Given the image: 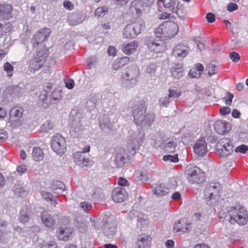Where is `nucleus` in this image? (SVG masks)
Instances as JSON below:
<instances>
[{"mask_svg":"<svg viewBox=\"0 0 248 248\" xmlns=\"http://www.w3.org/2000/svg\"><path fill=\"white\" fill-rule=\"evenodd\" d=\"M191 223H187L184 220H179L174 224L173 231L175 232H188L191 230Z\"/></svg>","mask_w":248,"mask_h":248,"instance_id":"f3484780","label":"nucleus"},{"mask_svg":"<svg viewBox=\"0 0 248 248\" xmlns=\"http://www.w3.org/2000/svg\"><path fill=\"white\" fill-rule=\"evenodd\" d=\"M238 8V5L236 3L232 2L229 3L227 6V10L230 12L236 10Z\"/></svg>","mask_w":248,"mask_h":248,"instance_id":"8fccbe9b","label":"nucleus"},{"mask_svg":"<svg viewBox=\"0 0 248 248\" xmlns=\"http://www.w3.org/2000/svg\"><path fill=\"white\" fill-rule=\"evenodd\" d=\"M208 74L209 76H212L217 73V68L215 63L211 62L209 63L206 67Z\"/></svg>","mask_w":248,"mask_h":248,"instance_id":"c9c22d12","label":"nucleus"},{"mask_svg":"<svg viewBox=\"0 0 248 248\" xmlns=\"http://www.w3.org/2000/svg\"><path fill=\"white\" fill-rule=\"evenodd\" d=\"M12 11V6L10 4H1L0 5V14L4 17L8 18Z\"/></svg>","mask_w":248,"mask_h":248,"instance_id":"c756f323","label":"nucleus"},{"mask_svg":"<svg viewBox=\"0 0 248 248\" xmlns=\"http://www.w3.org/2000/svg\"><path fill=\"white\" fill-rule=\"evenodd\" d=\"M155 115L153 112H149L144 116V121L142 124L150 126L155 120Z\"/></svg>","mask_w":248,"mask_h":248,"instance_id":"72a5a7b5","label":"nucleus"},{"mask_svg":"<svg viewBox=\"0 0 248 248\" xmlns=\"http://www.w3.org/2000/svg\"><path fill=\"white\" fill-rule=\"evenodd\" d=\"M141 23H133L126 25L123 31V36L124 38H132L140 33L143 28Z\"/></svg>","mask_w":248,"mask_h":248,"instance_id":"0eeeda50","label":"nucleus"},{"mask_svg":"<svg viewBox=\"0 0 248 248\" xmlns=\"http://www.w3.org/2000/svg\"><path fill=\"white\" fill-rule=\"evenodd\" d=\"M231 112V108L228 107H223L220 109V113L222 115L229 114Z\"/></svg>","mask_w":248,"mask_h":248,"instance_id":"603ef678","label":"nucleus"},{"mask_svg":"<svg viewBox=\"0 0 248 248\" xmlns=\"http://www.w3.org/2000/svg\"><path fill=\"white\" fill-rule=\"evenodd\" d=\"M41 220L43 223L47 228L53 229L55 226V220L46 211H43L41 215Z\"/></svg>","mask_w":248,"mask_h":248,"instance_id":"412c9836","label":"nucleus"},{"mask_svg":"<svg viewBox=\"0 0 248 248\" xmlns=\"http://www.w3.org/2000/svg\"><path fill=\"white\" fill-rule=\"evenodd\" d=\"M163 160L165 161H170L171 162H177L179 160L177 155H164L163 157Z\"/></svg>","mask_w":248,"mask_h":248,"instance_id":"a19ab883","label":"nucleus"},{"mask_svg":"<svg viewBox=\"0 0 248 248\" xmlns=\"http://www.w3.org/2000/svg\"><path fill=\"white\" fill-rule=\"evenodd\" d=\"M214 128L215 131L220 135H223L229 132L231 129L229 123L220 120L215 122Z\"/></svg>","mask_w":248,"mask_h":248,"instance_id":"ddd939ff","label":"nucleus"},{"mask_svg":"<svg viewBox=\"0 0 248 248\" xmlns=\"http://www.w3.org/2000/svg\"><path fill=\"white\" fill-rule=\"evenodd\" d=\"M8 138L6 132L3 130H0V140H5Z\"/></svg>","mask_w":248,"mask_h":248,"instance_id":"0e129e2a","label":"nucleus"},{"mask_svg":"<svg viewBox=\"0 0 248 248\" xmlns=\"http://www.w3.org/2000/svg\"><path fill=\"white\" fill-rule=\"evenodd\" d=\"M230 59L234 62H237L240 59L239 54L236 52H232L229 54Z\"/></svg>","mask_w":248,"mask_h":248,"instance_id":"37998d69","label":"nucleus"},{"mask_svg":"<svg viewBox=\"0 0 248 248\" xmlns=\"http://www.w3.org/2000/svg\"><path fill=\"white\" fill-rule=\"evenodd\" d=\"M157 17L159 19H169L170 16V14H168L166 12L157 14Z\"/></svg>","mask_w":248,"mask_h":248,"instance_id":"6e6d98bb","label":"nucleus"},{"mask_svg":"<svg viewBox=\"0 0 248 248\" xmlns=\"http://www.w3.org/2000/svg\"><path fill=\"white\" fill-rule=\"evenodd\" d=\"M216 150L220 156L226 157L232 154L234 146L230 138H223L217 143Z\"/></svg>","mask_w":248,"mask_h":248,"instance_id":"20e7f679","label":"nucleus"},{"mask_svg":"<svg viewBox=\"0 0 248 248\" xmlns=\"http://www.w3.org/2000/svg\"><path fill=\"white\" fill-rule=\"evenodd\" d=\"M127 194L124 188L118 187L113 189L112 192V198L116 202H121L124 201Z\"/></svg>","mask_w":248,"mask_h":248,"instance_id":"2eb2a0df","label":"nucleus"},{"mask_svg":"<svg viewBox=\"0 0 248 248\" xmlns=\"http://www.w3.org/2000/svg\"><path fill=\"white\" fill-rule=\"evenodd\" d=\"M23 114V109L21 108L15 107L11 108L10 111V118L14 119L15 121L18 120Z\"/></svg>","mask_w":248,"mask_h":248,"instance_id":"c85d7f7f","label":"nucleus"},{"mask_svg":"<svg viewBox=\"0 0 248 248\" xmlns=\"http://www.w3.org/2000/svg\"><path fill=\"white\" fill-rule=\"evenodd\" d=\"M143 5L141 1L139 0H135L132 2L130 6V11L131 13L135 15L137 17H140L143 10Z\"/></svg>","mask_w":248,"mask_h":248,"instance_id":"4be33fe9","label":"nucleus"},{"mask_svg":"<svg viewBox=\"0 0 248 248\" xmlns=\"http://www.w3.org/2000/svg\"><path fill=\"white\" fill-rule=\"evenodd\" d=\"M146 111V107L144 103L139 104L134 109L133 116L135 123L138 125H142L144 121V113Z\"/></svg>","mask_w":248,"mask_h":248,"instance_id":"9d476101","label":"nucleus"},{"mask_svg":"<svg viewBox=\"0 0 248 248\" xmlns=\"http://www.w3.org/2000/svg\"><path fill=\"white\" fill-rule=\"evenodd\" d=\"M51 189L54 193L61 194L65 190V186L61 181H55L51 184Z\"/></svg>","mask_w":248,"mask_h":248,"instance_id":"bb28decb","label":"nucleus"},{"mask_svg":"<svg viewBox=\"0 0 248 248\" xmlns=\"http://www.w3.org/2000/svg\"><path fill=\"white\" fill-rule=\"evenodd\" d=\"M108 53L109 55L114 56L117 54V50L114 46H109L108 49Z\"/></svg>","mask_w":248,"mask_h":248,"instance_id":"5fc2aeb1","label":"nucleus"},{"mask_svg":"<svg viewBox=\"0 0 248 248\" xmlns=\"http://www.w3.org/2000/svg\"><path fill=\"white\" fill-rule=\"evenodd\" d=\"M172 76L176 78L182 77L184 74L183 65L181 63H175L170 69Z\"/></svg>","mask_w":248,"mask_h":248,"instance_id":"393cba45","label":"nucleus"},{"mask_svg":"<svg viewBox=\"0 0 248 248\" xmlns=\"http://www.w3.org/2000/svg\"><path fill=\"white\" fill-rule=\"evenodd\" d=\"M53 124L51 122L46 121L41 125L40 130L44 133L47 132L48 130L53 128Z\"/></svg>","mask_w":248,"mask_h":248,"instance_id":"f704fd0d","label":"nucleus"},{"mask_svg":"<svg viewBox=\"0 0 248 248\" xmlns=\"http://www.w3.org/2000/svg\"><path fill=\"white\" fill-rule=\"evenodd\" d=\"M181 195L179 192L173 193L171 196V199L173 201H177L180 199Z\"/></svg>","mask_w":248,"mask_h":248,"instance_id":"338daca9","label":"nucleus"},{"mask_svg":"<svg viewBox=\"0 0 248 248\" xmlns=\"http://www.w3.org/2000/svg\"><path fill=\"white\" fill-rule=\"evenodd\" d=\"M186 173L189 181L192 184H200L205 181L204 173L201 172L198 168H188L186 170Z\"/></svg>","mask_w":248,"mask_h":248,"instance_id":"6e6552de","label":"nucleus"},{"mask_svg":"<svg viewBox=\"0 0 248 248\" xmlns=\"http://www.w3.org/2000/svg\"><path fill=\"white\" fill-rule=\"evenodd\" d=\"M27 170V166L25 165H19L16 169V171L20 174L25 173Z\"/></svg>","mask_w":248,"mask_h":248,"instance_id":"864d4df0","label":"nucleus"},{"mask_svg":"<svg viewBox=\"0 0 248 248\" xmlns=\"http://www.w3.org/2000/svg\"><path fill=\"white\" fill-rule=\"evenodd\" d=\"M128 181L123 177H120L118 179V184L121 186H126L128 185Z\"/></svg>","mask_w":248,"mask_h":248,"instance_id":"e2e57ef3","label":"nucleus"},{"mask_svg":"<svg viewBox=\"0 0 248 248\" xmlns=\"http://www.w3.org/2000/svg\"><path fill=\"white\" fill-rule=\"evenodd\" d=\"M108 13V9L106 7H99L95 11V15L98 16H102Z\"/></svg>","mask_w":248,"mask_h":248,"instance_id":"79ce46f5","label":"nucleus"},{"mask_svg":"<svg viewBox=\"0 0 248 248\" xmlns=\"http://www.w3.org/2000/svg\"><path fill=\"white\" fill-rule=\"evenodd\" d=\"M234 95L232 93L230 92H227L225 96L222 98L223 101L225 103L226 105L230 106L232 102V99Z\"/></svg>","mask_w":248,"mask_h":248,"instance_id":"ea45409f","label":"nucleus"},{"mask_svg":"<svg viewBox=\"0 0 248 248\" xmlns=\"http://www.w3.org/2000/svg\"><path fill=\"white\" fill-rule=\"evenodd\" d=\"M29 207L25 206L21 209L19 217V221L22 223L28 222L30 220Z\"/></svg>","mask_w":248,"mask_h":248,"instance_id":"cd10ccee","label":"nucleus"},{"mask_svg":"<svg viewBox=\"0 0 248 248\" xmlns=\"http://www.w3.org/2000/svg\"><path fill=\"white\" fill-rule=\"evenodd\" d=\"M218 187L219 186H217L216 185H209L207 186L204 190V199L207 201H210L213 199L214 196L219 193Z\"/></svg>","mask_w":248,"mask_h":248,"instance_id":"dca6fc26","label":"nucleus"},{"mask_svg":"<svg viewBox=\"0 0 248 248\" xmlns=\"http://www.w3.org/2000/svg\"><path fill=\"white\" fill-rule=\"evenodd\" d=\"M80 206L84 211H90L92 209V204L86 202H81Z\"/></svg>","mask_w":248,"mask_h":248,"instance_id":"c03bdc74","label":"nucleus"},{"mask_svg":"<svg viewBox=\"0 0 248 248\" xmlns=\"http://www.w3.org/2000/svg\"><path fill=\"white\" fill-rule=\"evenodd\" d=\"M52 150L57 154H63L66 149L65 139L60 134L54 135L51 141Z\"/></svg>","mask_w":248,"mask_h":248,"instance_id":"423d86ee","label":"nucleus"},{"mask_svg":"<svg viewBox=\"0 0 248 248\" xmlns=\"http://www.w3.org/2000/svg\"><path fill=\"white\" fill-rule=\"evenodd\" d=\"M151 241L152 238L150 235H144L138 240L137 243V248H149Z\"/></svg>","mask_w":248,"mask_h":248,"instance_id":"a878e982","label":"nucleus"},{"mask_svg":"<svg viewBox=\"0 0 248 248\" xmlns=\"http://www.w3.org/2000/svg\"><path fill=\"white\" fill-rule=\"evenodd\" d=\"M176 143L173 141H170L165 147V151L168 153H173L175 151Z\"/></svg>","mask_w":248,"mask_h":248,"instance_id":"4c0bfd02","label":"nucleus"},{"mask_svg":"<svg viewBox=\"0 0 248 248\" xmlns=\"http://www.w3.org/2000/svg\"><path fill=\"white\" fill-rule=\"evenodd\" d=\"M156 71V66L155 64H152L149 65L146 70V72L151 75L154 74Z\"/></svg>","mask_w":248,"mask_h":248,"instance_id":"49530a36","label":"nucleus"},{"mask_svg":"<svg viewBox=\"0 0 248 248\" xmlns=\"http://www.w3.org/2000/svg\"><path fill=\"white\" fill-rule=\"evenodd\" d=\"M3 69L7 73V75L9 77H12L13 75L14 67L9 62H6L4 64Z\"/></svg>","mask_w":248,"mask_h":248,"instance_id":"e433bc0d","label":"nucleus"},{"mask_svg":"<svg viewBox=\"0 0 248 248\" xmlns=\"http://www.w3.org/2000/svg\"><path fill=\"white\" fill-rule=\"evenodd\" d=\"M179 31L178 25L173 21H167L158 26L155 30V34L157 38H171Z\"/></svg>","mask_w":248,"mask_h":248,"instance_id":"f03ea898","label":"nucleus"},{"mask_svg":"<svg viewBox=\"0 0 248 248\" xmlns=\"http://www.w3.org/2000/svg\"><path fill=\"white\" fill-rule=\"evenodd\" d=\"M82 154V152H77L74 153V154L73 155L74 161L79 165V164H81L82 159H83L84 158Z\"/></svg>","mask_w":248,"mask_h":248,"instance_id":"58836bf2","label":"nucleus"},{"mask_svg":"<svg viewBox=\"0 0 248 248\" xmlns=\"http://www.w3.org/2000/svg\"><path fill=\"white\" fill-rule=\"evenodd\" d=\"M157 4L158 6V11H162V6L167 9L169 11L177 14L180 17L183 16V8L179 6V2L175 0H157Z\"/></svg>","mask_w":248,"mask_h":248,"instance_id":"39448f33","label":"nucleus"},{"mask_svg":"<svg viewBox=\"0 0 248 248\" xmlns=\"http://www.w3.org/2000/svg\"><path fill=\"white\" fill-rule=\"evenodd\" d=\"M32 156L35 161H40L44 158V153L40 148L35 147L33 148Z\"/></svg>","mask_w":248,"mask_h":248,"instance_id":"7c9ffc66","label":"nucleus"},{"mask_svg":"<svg viewBox=\"0 0 248 248\" xmlns=\"http://www.w3.org/2000/svg\"><path fill=\"white\" fill-rule=\"evenodd\" d=\"M75 224L79 232H84L86 231L87 226L83 218L78 217L76 218V223Z\"/></svg>","mask_w":248,"mask_h":248,"instance_id":"2f4dec72","label":"nucleus"},{"mask_svg":"<svg viewBox=\"0 0 248 248\" xmlns=\"http://www.w3.org/2000/svg\"><path fill=\"white\" fill-rule=\"evenodd\" d=\"M90 164V160L88 158H85V157L83 159H82V161L81 162V164H79V166L84 167H88Z\"/></svg>","mask_w":248,"mask_h":248,"instance_id":"774afa93","label":"nucleus"},{"mask_svg":"<svg viewBox=\"0 0 248 248\" xmlns=\"http://www.w3.org/2000/svg\"><path fill=\"white\" fill-rule=\"evenodd\" d=\"M51 31L49 29L44 28L38 31L33 36L31 42L33 47L43 43L50 35Z\"/></svg>","mask_w":248,"mask_h":248,"instance_id":"1a4fd4ad","label":"nucleus"},{"mask_svg":"<svg viewBox=\"0 0 248 248\" xmlns=\"http://www.w3.org/2000/svg\"><path fill=\"white\" fill-rule=\"evenodd\" d=\"M118 60L119 61V64L122 66L128 64L130 61V58L128 57H124Z\"/></svg>","mask_w":248,"mask_h":248,"instance_id":"de8ad7c7","label":"nucleus"},{"mask_svg":"<svg viewBox=\"0 0 248 248\" xmlns=\"http://www.w3.org/2000/svg\"><path fill=\"white\" fill-rule=\"evenodd\" d=\"M48 55V50L46 47L38 51L29 62L30 70L35 71L41 69L44 65Z\"/></svg>","mask_w":248,"mask_h":248,"instance_id":"7ed1b4c3","label":"nucleus"},{"mask_svg":"<svg viewBox=\"0 0 248 248\" xmlns=\"http://www.w3.org/2000/svg\"><path fill=\"white\" fill-rule=\"evenodd\" d=\"M74 81L72 79H68L65 82V86L69 89H72L74 87Z\"/></svg>","mask_w":248,"mask_h":248,"instance_id":"13d9d810","label":"nucleus"},{"mask_svg":"<svg viewBox=\"0 0 248 248\" xmlns=\"http://www.w3.org/2000/svg\"><path fill=\"white\" fill-rule=\"evenodd\" d=\"M42 197L46 200L47 202H51V204L54 206H56L57 204V202L56 200L55 199L53 195L48 192L42 191L41 193Z\"/></svg>","mask_w":248,"mask_h":248,"instance_id":"473e14b6","label":"nucleus"},{"mask_svg":"<svg viewBox=\"0 0 248 248\" xmlns=\"http://www.w3.org/2000/svg\"><path fill=\"white\" fill-rule=\"evenodd\" d=\"M155 0H142L141 3L145 7H149L152 5L154 3Z\"/></svg>","mask_w":248,"mask_h":248,"instance_id":"680f3d73","label":"nucleus"},{"mask_svg":"<svg viewBox=\"0 0 248 248\" xmlns=\"http://www.w3.org/2000/svg\"><path fill=\"white\" fill-rule=\"evenodd\" d=\"M116 227H110L109 229H106L105 232L106 235L109 236L114 235Z\"/></svg>","mask_w":248,"mask_h":248,"instance_id":"4d7b16f0","label":"nucleus"},{"mask_svg":"<svg viewBox=\"0 0 248 248\" xmlns=\"http://www.w3.org/2000/svg\"><path fill=\"white\" fill-rule=\"evenodd\" d=\"M63 6L68 10H72L74 8L73 4L68 1H64L63 2Z\"/></svg>","mask_w":248,"mask_h":248,"instance_id":"69168bd1","label":"nucleus"},{"mask_svg":"<svg viewBox=\"0 0 248 248\" xmlns=\"http://www.w3.org/2000/svg\"><path fill=\"white\" fill-rule=\"evenodd\" d=\"M203 69L204 67L202 64L199 63H196L189 70V75L192 78H199L202 75Z\"/></svg>","mask_w":248,"mask_h":248,"instance_id":"b1692460","label":"nucleus"},{"mask_svg":"<svg viewBox=\"0 0 248 248\" xmlns=\"http://www.w3.org/2000/svg\"><path fill=\"white\" fill-rule=\"evenodd\" d=\"M206 18L209 23H213L216 19L215 15L212 13H208L206 15Z\"/></svg>","mask_w":248,"mask_h":248,"instance_id":"3c124183","label":"nucleus"},{"mask_svg":"<svg viewBox=\"0 0 248 248\" xmlns=\"http://www.w3.org/2000/svg\"><path fill=\"white\" fill-rule=\"evenodd\" d=\"M42 248H58L55 242H50L48 244L43 245Z\"/></svg>","mask_w":248,"mask_h":248,"instance_id":"052dcab7","label":"nucleus"},{"mask_svg":"<svg viewBox=\"0 0 248 248\" xmlns=\"http://www.w3.org/2000/svg\"><path fill=\"white\" fill-rule=\"evenodd\" d=\"M169 92V97H178L181 95V93L180 92H177V91L173 89H170Z\"/></svg>","mask_w":248,"mask_h":248,"instance_id":"09e8293b","label":"nucleus"},{"mask_svg":"<svg viewBox=\"0 0 248 248\" xmlns=\"http://www.w3.org/2000/svg\"><path fill=\"white\" fill-rule=\"evenodd\" d=\"M218 217L220 219H226L232 224L236 223L240 225H244L248 220V214L246 208L240 205L221 209Z\"/></svg>","mask_w":248,"mask_h":248,"instance_id":"f257e3e1","label":"nucleus"},{"mask_svg":"<svg viewBox=\"0 0 248 248\" xmlns=\"http://www.w3.org/2000/svg\"><path fill=\"white\" fill-rule=\"evenodd\" d=\"M126 150L120 149L115 154L114 163L116 168H121L126 163Z\"/></svg>","mask_w":248,"mask_h":248,"instance_id":"aec40b11","label":"nucleus"},{"mask_svg":"<svg viewBox=\"0 0 248 248\" xmlns=\"http://www.w3.org/2000/svg\"><path fill=\"white\" fill-rule=\"evenodd\" d=\"M194 152L197 155L203 156L208 152L207 142L204 137L198 140L194 144Z\"/></svg>","mask_w":248,"mask_h":248,"instance_id":"f8f14e48","label":"nucleus"},{"mask_svg":"<svg viewBox=\"0 0 248 248\" xmlns=\"http://www.w3.org/2000/svg\"><path fill=\"white\" fill-rule=\"evenodd\" d=\"M170 188L165 184H157L154 188V193L157 196H165L170 193Z\"/></svg>","mask_w":248,"mask_h":248,"instance_id":"a211bd4d","label":"nucleus"},{"mask_svg":"<svg viewBox=\"0 0 248 248\" xmlns=\"http://www.w3.org/2000/svg\"><path fill=\"white\" fill-rule=\"evenodd\" d=\"M159 39H155L153 38H148L146 42L148 49L153 52L159 53L163 49V43L162 41Z\"/></svg>","mask_w":248,"mask_h":248,"instance_id":"9b49d317","label":"nucleus"},{"mask_svg":"<svg viewBox=\"0 0 248 248\" xmlns=\"http://www.w3.org/2000/svg\"><path fill=\"white\" fill-rule=\"evenodd\" d=\"M139 69L137 66L128 67L126 72L123 75V78L127 80H136L139 78Z\"/></svg>","mask_w":248,"mask_h":248,"instance_id":"4468645a","label":"nucleus"},{"mask_svg":"<svg viewBox=\"0 0 248 248\" xmlns=\"http://www.w3.org/2000/svg\"><path fill=\"white\" fill-rule=\"evenodd\" d=\"M138 47V43L136 41H131L122 46V51L126 55H130L136 51Z\"/></svg>","mask_w":248,"mask_h":248,"instance_id":"5701e85b","label":"nucleus"},{"mask_svg":"<svg viewBox=\"0 0 248 248\" xmlns=\"http://www.w3.org/2000/svg\"><path fill=\"white\" fill-rule=\"evenodd\" d=\"M189 50V47L184 44H178L174 48L172 55L176 57H186Z\"/></svg>","mask_w":248,"mask_h":248,"instance_id":"6ab92c4d","label":"nucleus"},{"mask_svg":"<svg viewBox=\"0 0 248 248\" xmlns=\"http://www.w3.org/2000/svg\"><path fill=\"white\" fill-rule=\"evenodd\" d=\"M248 150V147L245 145H241L235 149V151L237 153L245 154Z\"/></svg>","mask_w":248,"mask_h":248,"instance_id":"a18cd8bd","label":"nucleus"},{"mask_svg":"<svg viewBox=\"0 0 248 248\" xmlns=\"http://www.w3.org/2000/svg\"><path fill=\"white\" fill-rule=\"evenodd\" d=\"M65 233V231L62 229V228H60V230H59V239H62V240H63L64 241H66L68 239V235L67 236H62V235L64 234V233Z\"/></svg>","mask_w":248,"mask_h":248,"instance_id":"bf43d9fd","label":"nucleus"}]
</instances>
